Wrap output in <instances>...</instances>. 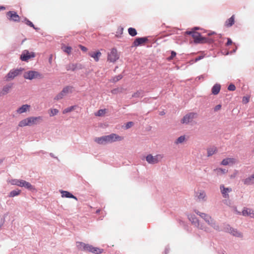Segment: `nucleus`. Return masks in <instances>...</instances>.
I'll return each mask as SVG.
<instances>
[{
  "mask_svg": "<svg viewBox=\"0 0 254 254\" xmlns=\"http://www.w3.org/2000/svg\"><path fill=\"white\" fill-rule=\"evenodd\" d=\"M186 34L191 35L195 43H213L217 41L218 38H222V35L221 34H218L216 37L212 38L202 37L199 33L193 31H187L186 32ZM218 42L220 43L223 42L222 39L219 40Z\"/></svg>",
  "mask_w": 254,
  "mask_h": 254,
  "instance_id": "f257e3e1",
  "label": "nucleus"
},
{
  "mask_svg": "<svg viewBox=\"0 0 254 254\" xmlns=\"http://www.w3.org/2000/svg\"><path fill=\"white\" fill-rule=\"evenodd\" d=\"M77 247L79 249L86 252H90L94 254H100L103 253V249L97 247H94L89 244H86L83 242H77Z\"/></svg>",
  "mask_w": 254,
  "mask_h": 254,
  "instance_id": "f03ea898",
  "label": "nucleus"
},
{
  "mask_svg": "<svg viewBox=\"0 0 254 254\" xmlns=\"http://www.w3.org/2000/svg\"><path fill=\"white\" fill-rule=\"evenodd\" d=\"M23 77L25 79L32 80L33 79H41L43 78V75L40 74L39 72L33 71V70H29L25 73L23 74Z\"/></svg>",
  "mask_w": 254,
  "mask_h": 254,
  "instance_id": "7ed1b4c3",
  "label": "nucleus"
},
{
  "mask_svg": "<svg viewBox=\"0 0 254 254\" xmlns=\"http://www.w3.org/2000/svg\"><path fill=\"white\" fill-rule=\"evenodd\" d=\"M23 68H22L10 70L5 76V80L8 81L10 80L14 79L16 76L20 74Z\"/></svg>",
  "mask_w": 254,
  "mask_h": 254,
  "instance_id": "20e7f679",
  "label": "nucleus"
},
{
  "mask_svg": "<svg viewBox=\"0 0 254 254\" xmlns=\"http://www.w3.org/2000/svg\"><path fill=\"white\" fill-rule=\"evenodd\" d=\"M197 116V114L194 112H190L186 114L181 120L182 124H188L191 122L193 119L196 118Z\"/></svg>",
  "mask_w": 254,
  "mask_h": 254,
  "instance_id": "39448f33",
  "label": "nucleus"
},
{
  "mask_svg": "<svg viewBox=\"0 0 254 254\" xmlns=\"http://www.w3.org/2000/svg\"><path fill=\"white\" fill-rule=\"evenodd\" d=\"M35 57L34 52L29 53L28 50H24L20 55V59L22 61L27 62L29 59Z\"/></svg>",
  "mask_w": 254,
  "mask_h": 254,
  "instance_id": "423d86ee",
  "label": "nucleus"
},
{
  "mask_svg": "<svg viewBox=\"0 0 254 254\" xmlns=\"http://www.w3.org/2000/svg\"><path fill=\"white\" fill-rule=\"evenodd\" d=\"M119 58V56L117 54V51L116 49H112L110 53L108 55V61L110 62L114 63Z\"/></svg>",
  "mask_w": 254,
  "mask_h": 254,
  "instance_id": "0eeeda50",
  "label": "nucleus"
},
{
  "mask_svg": "<svg viewBox=\"0 0 254 254\" xmlns=\"http://www.w3.org/2000/svg\"><path fill=\"white\" fill-rule=\"evenodd\" d=\"M162 158V157L161 155H157L155 156H153L152 155L149 154L146 157V160L149 164H154L157 163L159 159Z\"/></svg>",
  "mask_w": 254,
  "mask_h": 254,
  "instance_id": "6e6552de",
  "label": "nucleus"
},
{
  "mask_svg": "<svg viewBox=\"0 0 254 254\" xmlns=\"http://www.w3.org/2000/svg\"><path fill=\"white\" fill-rule=\"evenodd\" d=\"M105 136L107 143H112L116 141H121L123 139L121 136L115 133H111Z\"/></svg>",
  "mask_w": 254,
  "mask_h": 254,
  "instance_id": "1a4fd4ad",
  "label": "nucleus"
},
{
  "mask_svg": "<svg viewBox=\"0 0 254 254\" xmlns=\"http://www.w3.org/2000/svg\"><path fill=\"white\" fill-rule=\"evenodd\" d=\"M6 15L9 20L14 22H19L20 17L17 13L13 11H9L6 13Z\"/></svg>",
  "mask_w": 254,
  "mask_h": 254,
  "instance_id": "9d476101",
  "label": "nucleus"
},
{
  "mask_svg": "<svg viewBox=\"0 0 254 254\" xmlns=\"http://www.w3.org/2000/svg\"><path fill=\"white\" fill-rule=\"evenodd\" d=\"M148 40V38L146 37H137L134 40L133 44L134 46L137 47L147 42Z\"/></svg>",
  "mask_w": 254,
  "mask_h": 254,
  "instance_id": "9b49d317",
  "label": "nucleus"
},
{
  "mask_svg": "<svg viewBox=\"0 0 254 254\" xmlns=\"http://www.w3.org/2000/svg\"><path fill=\"white\" fill-rule=\"evenodd\" d=\"M82 68V65L79 64H70L66 65V69L68 70H72L73 71L76 69H81Z\"/></svg>",
  "mask_w": 254,
  "mask_h": 254,
  "instance_id": "f8f14e48",
  "label": "nucleus"
},
{
  "mask_svg": "<svg viewBox=\"0 0 254 254\" xmlns=\"http://www.w3.org/2000/svg\"><path fill=\"white\" fill-rule=\"evenodd\" d=\"M27 122L28 123V126H30L34 124H37L39 121H41L42 120V117L39 116V117H31L27 118Z\"/></svg>",
  "mask_w": 254,
  "mask_h": 254,
  "instance_id": "ddd939ff",
  "label": "nucleus"
},
{
  "mask_svg": "<svg viewBox=\"0 0 254 254\" xmlns=\"http://www.w3.org/2000/svg\"><path fill=\"white\" fill-rule=\"evenodd\" d=\"M220 189L223 197L225 198H228V192H230L232 190V189L229 188H225L223 185H220Z\"/></svg>",
  "mask_w": 254,
  "mask_h": 254,
  "instance_id": "4468645a",
  "label": "nucleus"
},
{
  "mask_svg": "<svg viewBox=\"0 0 254 254\" xmlns=\"http://www.w3.org/2000/svg\"><path fill=\"white\" fill-rule=\"evenodd\" d=\"M60 192L62 194V197L73 198L77 200V197L68 191L60 190Z\"/></svg>",
  "mask_w": 254,
  "mask_h": 254,
  "instance_id": "2eb2a0df",
  "label": "nucleus"
},
{
  "mask_svg": "<svg viewBox=\"0 0 254 254\" xmlns=\"http://www.w3.org/2000/svg\"><path fill=\"white\" fill-rule=\"evenodd\" d=\"M101 53L100 51L96 52H89L88 53V55L93 58L94 61L96 62H98L99 60L100 57L101 56Z\"/></svg>",
  "mask_w": 254,
  "mask_h": 254,
  "instance_id": "dca6fc26",
  "label": "nucleus"
},
{
  "mask_svg": "<svg viewBox=\"0 0 254 254\" xmlns=\"http://www.w3.org/2000/svg\"><path fill=\"white\" fill-rule=\"evenodd\" d=\"M21 187H24L29 190L33 191L36 190L34 186L32 185L30 183L23 180L22 183Z\"/></svg>",
  "mask_w": 254,
  "mask_h": 254,
  "instance_id": "f3484780",
  "label": "nucleus"
},
{
  "mask_svg": "<svg viewBox=\"0 0 254 254\" xmlns=\"http://www.w3.org/2000/svg\"><path fill=\"white\" fill-rule=\"evenodd\" d=\"M13 84L9 83L3 86L0 95H5L7 94L10 91V89L12 87Z\"/></svg>",
  "mask_w": 254,
  "mask_h": 254,
  "instance_id": "a211bd4d",
  "label": "nucleus"
},
{
  "mask_svg": "<svg viewBox=\"0 0 254 254\" xmlns=\"http://www.w3.org/2000/svg\"><path fill=\"white\" fill-rule=\"evenodd\" d=\"M188 218L190 221L191 222V223L195 225H199V221L197 217L194 214H190L188 215Z\"/></svg>",
  "mask_w": 254,
  "mask_h": 254,
  "instance_id": "6ab92c4d",
  "label": "nucleus"
},
{
  "mask_svg": "<svg viewBox=\"0 0 254 254\" xmlns=\"http://www.w3.org/2000/svg\"><path fill=\"white\" fill-rule=\"evenodd\" d=\"M220 89V84L218 83L214 84L211 89L212 93L214 95H217L219 93Z\"/></svg>",
  "mask_w": 254,
  "mask_h": 254,
  "instance_id": "aec40b11",
  "label": "nucleus"
},
{
  "mask_svg": "<svg viewBox=\"0 0 254 254\" xmlns=\"http://www.w3.org/2000/svg\"><path fill=\"white\" fill-rule=\"evenodd\" d=\"M30 106L27 104L23 105L20 108H18L17 110V112L18 114H22L24 112H26L30 108Z\"/></svg>",
  "mask_w": 254,
  "mask_h": 254,
  "instance_id": "412c9836",
  "label": "nucleus"
},
{
  "mask_svg": "<svg viewBox=\"0 0 254 254\" xmlns=\"http://www.w3.org/2000/svg\"><path fill=\"white\" fill-rule=\"evenodd\" d=\"M244 183L246 185H251L254 183V174L252 175L250 177L245 179L244 180Z\"/></svg>",
  "mask_w": 254,
  "mask_h": 254,
  "instance_id": "4be33fe9",
  "label": "nucleus"
},
{
  "mask_svg": "<svg viewBox=\"0 0 254 254\" xmlns=\"http://www.w3.org/2000/svg\"><path fill=\"white\" fill-rule=\"evenodd\" d=\"M94 141L99 144H105L107 143L106 136H102L99 137H96Z\"/></svg>",
  "mask_w": 254,
  "mask_h": 254,
  "instance_id": "5701e85b",
  "label": "nucleus"
},
{
  "mask_svg": "<svg viewBox=\"0 0 254 254\" xmlns=\"http://www.w3.org/2000/svg\"><path fill=\"white\" fill-rule=\"evenodd\" d=\"M235 22V16L233 15L230 18L227 19L225 23V26L227 27H231Z\"/></svg>",
  "mask_w": 254,
  "mask_h": 254,
  "instance_id": "b1692460",
  "label": "nucleus"
},
{
  "mask_svg": "<svg viewBox=\"0 0 254 254\" xmlns=\"http://www.w3.org/2000/svg\"><path fill=\"white\" fill-rule=\"evenodd\" d=\"M195 212L196 214L200 216L205 222L210 219V216L207 214L200 212L198 210H195Z\"/></svg>",
  "mask_w": 254,
  "mask_h": 254,
  "instance_id": "393cba45",
  "label": "nucleus"
},
{
  "mask_svg": "<svg viewBox=\"0 0 254 254\" xmlns=\"http://www.w3.org/2000/svg\"><path fill=\"white\" fill-rule=\"evenodd\" d=\"M233 236L238 237V238H242L243 237V234L238 231L237 229H234L233 228L232 231H230V233Z\"/></svg>",
  "mask_w": 254,
  "mask_h": 254,
  "instance_id": "a878e982",
  "label": "nucleus"
},
{
  "mask_svg": "<svg viewBox=\"0 0 254 254\" xmlns=\"http://www.w3.org/2000/svg\"><path fill=\"white\" fill-rule=\"evenodd\" d=\"M73 87L72 86H66L62 89L63 92L66 95L68 93H71L73 91Z\"/></svg>",
  "mask_w": 254,
  "mask_h": 254,
  "instance_id": "bb28decb",
  "label": "nucleus"
},
{
  "mask_svg": "<svg viewBox=\"0 0 254 254\" xmlns=\"http://www.w3.org/2000/svg\"><path fill=\"white\" fill-rule=\"evenodd\" d=\"M23 181V180H22L12 179L10 181H9V182L12 185H16L18 187H21Z\"/></svg>",
  "mask_w": 254,
  "mask_h": 254,
  "instance_id": "cd10ccee",
  "label": "nucleus"
},
{
  "mask_svg": "<svg viewBox=\"0 0 254 254\" xmlns=\"http://www.w3.org/2000/svg\"><path fill=\"white\" fill-rule=\"evenodd\" d=\"M20 193H21V190H20L16 189V190L11 191L9 193L8 196L9 197H13L18 196V195H19L20 194Z\"/></svg>",
  "mask_w": 254,
  "mask_h": 254,
  "instance_id": "c85d7f7f",
  "label": "nucleus"
},
{
  "mask_svg": "<svg viewBox=\"0 0 254 254\" xmlns=\"http://www.w3.org/2000/svg\"><path fill=\"white\" fill-rule=\"evenodd\" d=\"M222 230L221 231H224L225 232L230 233V231H232L233 227H231L230 225L227 224H224L223 227L221 228Z\"/></svg>",
  "mask_w": 254,
  "mask_h": 254,
  "instance_id": "c756f323",
  "label": "nucleus"
},
{
  "mask_svg": "<svg viewBox=\"0 0 254 254\" xmlns=\"http://www.w3.org/2000/svg\"><path fill=\"white\" fill-rule=\"evenodd\" d=\"M217 151V148L216 147H212L208 148L207 150V156L209 157L213 155Z\"/></svg>",
  "mask_w": 254,
  "mask_h": 254,
  "instance_id": "7c9ffc66",
  "label": "nucleus"
},
{
  "mask_svg": "<svg viewBox=\"0 0 254 254\" xmlns=\"http://www.w3.org/2000/svg\"><path fill=\"white\" fill-rule=\"evenodd\" d=\"M144 91L142 90H140L137 91V92L134 93L132 95V97L133 98H138L142 97L144 96Z\"/></svg>",
  "mask_w": 254,
  "mask_h": 254,
  "instance_id": "2f4dec72",
  "label": "nucleus"
},
{
  "mask_svg": "<svg viewBox=\"0 0 254 254\" xmlns=\"http://www.w3.org/2000/svg\"><path fill=\"white\" fill-rule=\"evenodd\" d=\"M23 22H25L26 24L29 26L33 28L36 30L39 29L38 28L35 27L33 23L28 20L27 18H24V20L22 21Z\"/></svg>",
  "mask_w": 254,
  "mask_h": 254,
  "instance_id": "473e14b6",
  "label": "nucleus"
},
{
  "mask_svg": "<svg viewBox=\"0 0 254 254\" xmlns=\"http://www.w3.org/2000/svg\"><path fill=\"white\" fill-rule=\"evenodd\" d=\"M197 197L199 200L206 201V194L204 191H200L198 193Z\"/></svg>",
  "mask_w": 254,
  "mask_h": 254,
  "instance_id": "72a5a7b5",
  "label": "nucleus"
},
{
  "mask_svg": "<svg viewBox=\"0 0 254 254\" xmlns=\"http://www.w3.org/2000/svg\"><path fill=\"white\" fill-rule=\"evenodd\" d=\"M211 227H212L214 229L218 231H221L222 230L221 227H220L218 223L215 220L212 224Z\"/></svg>",
  "mask_w": 254,
  "mask_h": 254,
  "instance_id": "f704fd0d",
  "label": "nucleus"
},
{
  "mask_svg": "<svg viewBox=\"0 0 254 254\" xmlns=\"http://www.w3.org/2000/svg\"><path fill=\"white\" fill-rule=\"evenodd\" d=\"M128 34L132 37H134L137 35V31L136 29L132 27H130L128 29Z\"/></svg>",
  "mask_w": 254,
  "mask_h": 254,
  "instance_id": "c9c22d12",
  "label": "nucleus"
},
{
  "mask_svg": "<svg viewBox=\"0 0 254 254\" xmlns=\"http://www.w3.org/2000/svg\"><path fill=\"white\" fill-rule=\"evenodd\" d=\"M27 118L21 120L18 124V126L20 127H23L26 126H28V123L27 122Z\"/></svg>",
  "mask_w": 254,
  "mask_h": 254,
  "instance_id": "e433bc0d",
  "label": "nucleus"
},
{
  "mask_svg": "<svg viewBox=\"0 0 254 254\" xmlns=\"http://www.w3.org/2000/svg\"><path fill=\"white\" fill-rule=\"evenodd\" d=\"M185 140V137L184 135H182L179 137L175 141V143L176 144L183 143Z\"/></svg>",
  "mask_w": 254,
  "mask_h": 254,
  "instance_id": "4c0bfd02",
  "label": "nucleus"
},
{
  "mask_svg": "<svg viewBox=\"0 0 254 254\" xmlns=\"http://www.w3.org/2000/svg\"><path fill=\"white\" fill-rule=\"evenodd\" d=\"M232 159L230 158H227L224 159L222 161V162L221 163V164L222 165H227L230 162H232Z\"/></svg>",
  "mask_w": 254,
  "mask_h": 254,
  "instance_id": "58836bf2",
  "label": "nucleus"
},
{
  "mask_svg": "<svg viewBox=\"0 0 254 254\" xmlns=\"http://www.w3.org/2000/svg\"><path fill=\"white\" fill-rule=\"evenodd\" d=\"M65 96V95L63 92L62 90L54 98L55 100H59L63 98V97Z\"/></svg>",
  "mask_w": 254,
  "mask_h": 254,
  "instance_id": "ea45409f",
  "label": "nucleus"
},
{
  "mask_svg": "<svg viewBox=\"0 0 254 254\" xmlns=\"http://www.w3.org/2000/svg\"><path fill=\"white\" fill-rule=\"evenodd\" d=\"M74 108H75L74 106H70L69 107L64 109L63 111V114H66V113H68L71 112L72 111H73L74 109Z\"/></svg>",
  "mask_w": 254,
  "mask_h": 254,
  "instance_id": "a19ab883",
  "label": "nucleus"
},
{
  "mask_svg": "<svg viewBox=\"0 0 254 254\" xmlns=\"http://www.w3.org/2000/svg\"><path fill=\"white\" fill-rule=\"evenodd\" d=\"M105 109H100L95 113L96 116L101 117L105 113Z\"/></svg>",
  "mask_w": 254,
  "mask_h": 254,
  "instance_id": "79ce46f5",
  "label": "nucleus"
},
{
  "mask_svg": "<svg viewBox=\"0 0 254 254\" xmlns=\"http://www.w3.org/2000/svg\"><path fill=\"white\" fill-rule=\"evenodd\" d=\"M251 211L252 209H251L245 208L242 212V215L245 216H249V212Z\"/></svg>",
  "mask_w": 254,
  "mask_h": 254,
  "instance_id": "37998d69",
  "label": "nucleus"
},
{
  "mask_svg": "<svg viewBox=\"0 0 254 254\" xmlns=\"http://www.w3.org/2000/svg\"><path fill=\"white\" fill-rule=\"evenodd\" d=\"M59 113V110L57 109H53L50 110V116L53 117Z\"/></svg>",
  "mask_w": 254,
  "mask_h": 254,
  "instance_id": "c03bdc74",
  "label": "nucleus"
},
{
  "mask_svg": "<svg viewBox=\"0 0 254 254\" xmlns=\"http://www.w3.org/2000/svg\"><path fill=\"white\" fill-rule=\"evenodd\" d=\"M63 51L65 53L69 54L71 51V48L70 46H65L63 48Z\"/></svg>",
  "mask_w": 254,
  "mask_h": 254,
  "instance_id": "a18cd8bd",
  "label": "nucleus"
},
{
  "mask_svg": "<svg viewBox=\"0 0 254 254\" xmlns=\"http://www.w3.org/2000/svg\"><path fill=\"white\" fill-rule=\"evenodd\" d=\"M123 75L122 74H119L117 76H116L113 78V82H116L120 80H121L123 78Z\"/></svg>",
  "mask_w": 254,
  "mask_h": 254,
  "instance_id": "49530a36",
  "label": "nucleus"
},
{
  "mask_svg": "<svg viewBox=\"0 0 254 254\" xmlns=\"http://www.w3.org/2000/svg\"><path fill=\"white\" fill-rule=\"evenodd\" d=\"M216 171L217 172V174H220V173H221V174H225V173H226L227 172V171L226 169L220 168H217L216 169Z\"/></svg>",
  "mask_w": 254,
  "mask_h": 254,
  "instance_id": "de8ad7c7",
  "label": "nucleus"
},
{
  "mask_svg": "<svg viewBox=\"0 0 254 254\" xmlns=\"http://www.w3.org/2000/svg\"><path fill=\"white\" fill-rule=\"evenodd\" d=\"M236 87L233 83H231L228 87V90L229 91H234Z\"/></svg>",
  "mask_w": 254,
  "mask_h": 254,
  "instance_id": "09e8293b",
  "label": "nucleus"
},
{
  "mask_svg": "<svg viewBox=\"0 0 254 254\" xmlns=\"http://www.w3.org/2000/svg\"><path fill=\"white\" fill-rule=\"evenodd\" d=\"M121 92V89L119 88L113 89L111 90V93L113 94H117Z\"/></svg>",
  "mask_w": 254,
  "mask_h": 254,
  "instance_id": "8fccbe9b",
  "label": "nucleus"
},
{
  "mask_svg": "<svg viewBox=\"0 0 254 254\" xmlns=\"http://www.w3.org/2000/svg\"><path fill=\"white\" fill-rule=\"evenodd\" d=\"M195 226L197 227L199 229L206 231V228L205 226H204L202 224H200L199 223V225H195Z\"/></svg>",
  "mask_w": 254,
  "mask_h": 254,
  "instance_id": "3c124183",
  "label": "nucleus"
},
{
  "mask_svg": "<svg viewBox=\"0 0 254 254\" xmlns=\"http://www.w3.org/2000/svg\"><path fill=\"white\" fill-rule=\"evenodd\" d=\"M215 221L214 219H213L211 216L210 217V219L209 220H206V223L210 225L211 226L212 224L213 223V222Z\"/></svg>",
  "mask_w": 254,
  "mask_h": 254,
  "instance_id": "603ef678",
  "label": "nucleus"
},
{
  "mask_svg": "<svg viewBox=\"0 0 254 254\" xmlns=\"http://www.w3.org/2000/svg\"><path fill=\"white\" fill-rule=\"evenodd\" d=\"M133 125V123L132 122H128L127 123L126 125V129H128L131 127Z\"/></svg>",
  "mask_w": 254,
  "mask_h": 254,
  "instance_id": "864d4df0",
  "label": "nucleus"
},
{
  "mask_svg": "<svg viewBox=\"0 0 254 254\" xmlns=\"http://www.w3.org/2000/svg\"><path fill=\"white\" fill-rule=\"evenodd\" d=\"M249 101V97H246V96L243 97V99H242V102L244 104H246V103H248Z\"/></svg>",
  "mask_w": 254,
  "mask_h": 254,
  "instance_id": "5fc2aeb1",
  "label": "nucleus"
},
{
  "mask_svg": "<svg viewBox=\"0 0 254 254\" xmlns=\"http://www.w3.org/2000/svg\"><path fill=\"white\" fill-rule=\"evenodd\" d=\"M176 56V53L175 51H172L171 56L169 58V60H172Z\"/></svg>",
  "mask_w": 254,
  "mask_h": 254,
  "instance_id": "6e6d98bb",
  "label": "nucleus"
},
{
  "mask_svg": "<svg viewBox=\"0 0 254 254\" xmlns=\"http://www.w3.org/2000/svg\"><path fill=\"white\" fill-rule=\"evenodd\" d=\"M205 76V74H202L200 76H198L195 78V80L197 81L200 80H203Z\"/></svg>",
  "mask_w": 254,
  "mask_h": 254,
  "instance_id": "4d7b16f0",
  "label": "nucleus"
},
{
  "mask_svg": "<svg viewBox=\"0 0 254 254\" xmlns=\"http://www.w3.org/2000/svg\"><path fill=\"white\" fill-rule=\"evenodd\" d=\"M221 105L220 104H219V105H216L214 108V111L215 112H217L218 111V110H219L221 108Z\"/></svg>",
  "mask_w": 254,
  "mask_h": 254,
  "instance_id": "13d9d810",
  "label": "nucleus"
},
{
  "mask_svg": "<svg viewBox=\"0 0 254 254\" xmlns=\"http://www.w3.org/2000/svg\"><path fill=\"white\" fill-rule=\"evenodd\" d=\"M79 47L81 50L84 52H86L87 51V48L81 45H79Z\"/></svg>",
  "mask_w": 254,
  "mask_h": 254,
  "instance_id": "bf43d9fd",
  "label": "nucleus"
},
{
  "mask_svg": "<svg viewBox=\"0 0 254 254\" xmlns=\"http://www.w3.org/2000/svg\"><path fill=\"white\" fill-rule=\"evenodd\" d=\"M227 42L226 44V46H228L232 44V41L230 38H227Z\"/></svg>",
  "mask_w": 254,
  "mask_h": 254,
  "instance_id": "052dcab7",
  "label": "nucleus"
},
{
  "mask_svg": "<svg viewBox=\"0 0 254 254\" xmlns=\"http://www.w3.org/2000/svg\"><path fill=\"white\" fill-rule=\"evenodd\" d=\"M204 58V56H199L197 57H196L195 59V62H198V61L202 59L203 58Z\"/></svg>",
  "mask_w": 254,
  "mask_h": 254,
  "instance_id": "680f3d73",
  "label": "nucleus"
},
{
  "mask_svg": "<svg viewBox=\"0 0 254 254\" xmlns=\"http://www.w3.org/2000/svg\"><path fill=\"white\" fill-rule=\"evenodd\" d=\"M249 216L251 217L254 218V211L252 210L251 212H249Z\"/></svg>",
  "mask_w": 254,
  "mask_h": 254,
  "instance_id": "e2e57ef3",
  "label": "nucleus"
},
{
  "mask_svg": "<svg viewBox=\"0 0 254 254\" xmlns=\"http://www.w3.org/2000/svg\"><path fill=\"white\" fill-rule=\"evenodd\" d=\"M169 252V248L167 246L166 248H165V252L164 253H163V254H167Z\"/></svg>",
  "mask_w": 254,
  "mask_h": 254,
  "instance_id": "0e129e2a",
  "label": "nucleus"
},
{
  "mask_svg": "<svg viewBox=\"0 0 254 254\" xmlns=\"http://www.w3.org/2000/svg\"><path fill=\"white\" fill-rule=\"evenodd\" d=\"M50 155L51 157H52V158H56L57 159H58V157H56L55 156L54 154L52 153H50Z\"/></svg>",
  "mask_w": 254,
  "mask_h": 254,
  "instance_id": "69168bd1",
  "label": "nucleus"
},
{
  "mask_svg": "<svg viewBox=\"0 0 254 254\" xmlns=\"http://www.w3.org/2000/svg\"><path fill=\"white\" fill-rule=\"evenodd\" d=\"M5 9V7L3 6H0V10Z\"/></svg>",
  "mask_w": 254,
  "mask_h": 254,
  "instance_id": "338daca9",
  "label": "nucleus"
},
{
  "mask_svg": "<svg viewBox=\"0 0 254 254\" xmlns=\"http://www.w3.org/2000/svg\"><path fill=\"white\" fill-rule=\"evenodd\" d=\"M3 161V159H0V164H1Z\"/></svg>",
  "mask_w": 254,
  "mask_h": 254,
  "instance_id": "774afa93",
  "label": "nucleus"
}]
</instances>
